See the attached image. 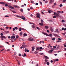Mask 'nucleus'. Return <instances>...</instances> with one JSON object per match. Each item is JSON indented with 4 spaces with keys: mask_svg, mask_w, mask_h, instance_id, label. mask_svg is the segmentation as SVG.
<instances>
[{
    "mask_svg": "<svg viewBox=\"0 0 66 66\" xmlns=\"http://www.w3.org/2000/svg\"><path fill=\"white\" fill-rule=\"evenodd\" d=\"M14 6L15 7V8L16 7H18L19 8V6H17L15 5Z\"/></svg>",
    "mask_w": 66,
    "mask_h": 66,
    "instance_id": "a878e982",
    "label": "nucleus"
},
{
    "mask_svg": "<svg viewBox=\"0 0 66 66\" xmlns=\"http://www.w3.org/2000/svg\"><path fill=\"white\" fill-rule=\"evenodd\" d=\"M27 48H25V52H26V51H27Z\"/></svg>",
    "mask_w": 66,
    "mask_h": 66,
    "instance_id": "c03bdc74",
    "label": "nucleus"
},
{
    "mask_svg": "<svg viewBox=\"0 0 66 66\" xmlns=\"http://www.w3.org/2000/svg\"><path fill=\"white\" fill-rule=\"evenodd\" d=\"M45 57L46 58V59H49V57H48L46 56H45Z\"/></svg>",
    "mask_w": 66,
    "mask_h": 66,
    "instance_id": "2eb2a0df",
    "label": "nucleus"
},
{
    "mask_svg": "<svg viewBox=\"0 0 66 66\" xmlns=\"http://www.w3.org/2000/svg\"><path fill=\"white\" fill-rule=\"evenodd\" d=\"M15 29V30H17V29H18V27H15L14 28Z\"/></svg>",
    "mask_w": 66,
    "mask_h": 66,
    "instance_id": "c756f323",
    "label": "nucleus"
},
{
    "mask_svg": "<svg viewBox=\"0 0 66 66\" xmlns=\"http://www.w3.org/2000/svg\"><path fill=\"white\" fill-rule=\"evenodd\" d=\"M18 37H19L17 35L16 37V38H17V39L18 38Z\"/></svg>",
    "mask_w": 66,
    "mask_h": 66,
    "instance_id": "4c0bfd02",
    "label": "nucleus"
},
{
    "mask_svg": "<svg viewBox=\"0 0 66 66\" xmlns=\"http://www.w3.org/2000/svg\"><path fill=\"white\" fill-rule=\"evenodd\" d=\"M56 61H57V62H58V61H59V59H56Z\"/></svg>",
    "mask_w": 66,
    "mask_h": 66,
    "instance_id": "a18cd8bd",
    "label": "nucleus"
},
{
    "mask_svg": "<svg viewBox=\"0 0 66 66\" xmlns=\"http://www.w3.org/2000/svg\"><path fill=\"white\" fill-rule=\"evenodd\" d=\"M17 61H18V64L19 65H20V61H18V60H17Z\"/></svg>",
    "mask_w": 66,
    "mask_h": 66,
    "instance_id": "ddd939ff",
    "label": "nucleus"
},
{
    "mask_svg": "<svg viewBox=\"0 0 66 66\" xmlns=\"http://www.w3.org/2000/svg\"><path fill=\"white\" fill-rule=\"evenodd\" d=\"M1 40H3L4 39L3 38H4V39H6V37L4 36H1Z\"/></svg>",
    "mask_w": 66,
    "mask_h": 66,
    "instance_id": "f257e3e1",
    "label": "nucleus"
},
{
    "mask_svg": "<svg viewBox=\"0 0 66 66\" xmlns=\"http://www.w3.org/2000/svg\"><path fill=\"white\" fill-rule=\"evenodd\" d=\"M56 31H55V32H57V33H60V31H59L58 29H56Z\"/></svg>",
    "mask_w": 66,
    "mask_h": 66,
    "instance_id": "39448f33",
    "label": "nucleus"
},
{
    "mask_svg": "<svg viewBox=\"0 0 66 66\" xmlns=\"http://www.w3.org/2000/svg\"><path fill=\"white\" fill-rule=\"evenodd\" d=\"M1 36H3V34L2 33H1Z\"/></svg>",
    "mask_w": 66,
    "mask_h": 66,
    "instance_id": "ea45409f",
    "label": "nucleus"
},
{
    "mask_svg": "<svg viewBox=\"0 0 66 66\" xmlns=\"http://www.w3.org/2000/svg\"><path fill=\"white\" fill-rule=\"evenodd\" d=\"M53 60H51V63H52L53 62Z\"/></svg>",
    "mask_w": 66,
    "mask_h": 66,
    "instance_id": "0e129e2a",
    "label": "nucleus"
},
{
    "mask_svg": "<svg viewBox=\"0 0 66 66\" xmlns=\"http://www.w3.org/2000/svg\"><path fill=\"white\" fill-rule=\"evenodd\" d=\"M36 5H38V3H36Z\"/></svg>",
    "mask_w": 66,
    "mask_h": 66,
    "instance_id": "37998d69",
    "label": "nucleus"
},
{
    "mask_svg": "<svg viewBox=\"0 0 66 66\" xmlns=\"http://www.w3.org/2000/svg\"><path fill=\"white\" fill-rule=\"evenodd\" d=\"M45 3H47L48 2V1H45Z\"/></svg>",
    "mask_w": 66,
    "mask_h": 66,
    "instance_id": "e2e57ef3",
    "label": "nucleus"
},
{
    "mask_svg": "<svg viewBox=\"0 0 66 66\" xmlns=\"http://www.w3.org/2000/svg\"><path fill=\"white\" fill-rule=\"evenodd\" d=\"M38 53V52H35V53L36 54L37 53Z\"/></svg>",
    "mask_w": 66,
    "mask_h": 66,
    "instance_id": "5fc2aeb1",
    "label": "nucleus"
},
{
    "mask_svg": "<svg viewBox=\"0 0 66 66\" xmlns=\"http://www.w3.org/2000/svg\"><path fill=\"white\" fill-rule=\"evenodd\" d=\"M54 5H56V3H54Z\"/></svg>",
    "mask_w": 66,
    "mask_h": 66,
    "instance_id": "603ef678",
    "label": "nucleus"
},
{
    "mask_svg": "<svg viewBox=\"0 0 66 66\" xmlns=\"http://www.w3.org/2000/svg\"><path fill=\"white\" fill-rule=\"evenodd\" d=\"M62 22H65V21L64 20H62Z\"/></svg>",
    "mask_w": 66,
    "mask_h": 66,
    "instance_id": "864d4df0",
    "label": "nucleus"
},
{
    "mask_svg": "<svg viewBox=\"0 0 66 66\" xmlns=\"http://www.w3.org/2000/svg\"><path fill=\"white\" fill-rule=\"evenodd\" d=\"M57 13H58V14L59 13H60V14H62V12L61 11H58L57 12Z\"/></svg>",
    "mask_w": 66,
    "mask_h": 66,
    "instance_id": "f3484780",
    "label": "nucleus"
},
{
    "mask_svg": "<svg viewBox=\"0 0 66 66\" xmlns=\"http://www.w3.org/2000/svg\"><path fill=\"white\" fill-rule=\"evenodd\" d=\"M19 31H21V29L20 28H19Z\"/></svg>",
    "mask_w": 66,
    "mask_h": 66,
    "instance_id": "cd10ccee",
    "label": "nucleus"
},
{
    "mask_svg": "<svg viewBox=\"0 0 66 66\" xmlns=\"http://www.w3.org/2000/svg\"><path fill=\"white\" fill-rule=\"evenodd\" d=\"M36 28L37 29H38V30H40V29L39 28V27H36Z\"/></svg>",
    "mask_w": 66,
    "mask_h": 66,
    "instance_id": "2f4dec72",
    "label": "nucleus"
},
{
    "mask_svg": "<svg viewBox=\"0 0 66 66\" xmlns=\"http://www.w3.org/2000/svg\"><path fill=\"white\" fill-rule=\"evenodd\" d=\"M51 45L50 44H49L48 46H47L48 48H49V47H50V46Z\"/></svg>",
    "mask_w": 66,
    "mask_h": 66,
    "instance_id": "3c124183",
    "label": "nucleus"
},
{
    "mask_svg": "<svg viewBox=\"0 0 66 66\" xmlns=\"http://www.w3.org/2000/svg\"><path fill=\"white\" fill-rule=\"evenodd\" d=\"M5 33H9V31H5Z\"/></svg>",
    "mask_w": 66,
    "mask_h": 66,
    "instance_id": "09e8293b",
    "label": "nucleus"
},
{
    "mask_svg": "<svg viewBox=\"0 0 66 66\" xmlns=\"http://www.w3.org/2000/svg\"><path fill=\"white\" fill-rule=\"evenodd\" d=\"M51 30L52 32H53V29L52 28H51Z\"/></svg>",
    "mask_w": 66,
    "mask_h": 66,
    "instance_id": "4468645a",
    "label": "nucleus"
},
{
    "mask_svg": "<svg viewBox=\"0 0 66 66\" xmlns=\"http://www.w3.org/2000/svg\"><path fill=\"white\" fill-rule=\"evenodd\" d=\"M49 62H47V65H49Z\"/></svg>",
    "mask_w": 66,
    "mask_h": 66,
    "instance_id": "c9c22d12",
    "label": "nucleus"
},
{
    "mask_svg": "<svg viewBox=\"0 0 66 66\" xmlns=\"http://www.w3.org/2000/svg\"><path fill=\"white\" fill-rule=\"evenodd\" d=\"M53 18H56V16H54Z\"/></svg>",
    "mask_w": 66,
    "mask_h": 66,
    "instance_id": "052dcab7",
    "label": "nucleus"
},
{
    "mask_svg": "<svg viewBox=\"0 0 66 66\" xmlns=\"http://www.w3.org/2000/svg\"><path fill=\"white\" fill-rule=\"evenodd\" d=\"M41 23H43V22H44V21H43V20H41Z\"/></svg>",
    "mask_w": 66,
    "mask_h": 66,
    "instance_id": "c85d7f7f",
    "label": "nucleus"
},
{
    "mask_svg": "<svg viewBox=\"0 0 66 66\" xmlns=\"http://www.w3.org/2000/svg\"><path fill=\"white\" fill-rule=\"evenodd\" d=\"M35 49V47H32V51H34V49Z\"/></svg>",
    "mask_w": 66,
    "mask_h": 66,
    "instance_id": "dca6fc26",
    "label": "nucleus"
},
{
    "mask_svg": "<svg viewBox=\"0 0 66 66\" xmlns=\"http://www.w3.org/2000/svg\"><path fill=\"white\" fill-rule=\"evenodd\" d=\"M32 27L33 28H35V26H34V25H32Z\"/></svg>",
    "mask_w": 66,
    "mask_h": 66,
    "instance_id": "72a5a7b5",
    "label": "nucleus"
},
{
    "mask_svg": "<svg viewBox=\"0 0 66 66\" xmlns=\"http://www.w3.org/2000/svg\"><path fill=\"white\" fill-rule=\"evenodd\" d=\"M30 9H31V10H32L33 9V8L32 7H30Z\"/></svg>",
    "mask_w": 66,
    "mask_h": 66,
    "instance_id": "13d9d810",
    "label": "nucleus"
},
{
    "mask_svg": "<svg viewBox=\"0 0 66 66\" xmlns=\"http://www.w3.org/2000/svg\"><path fill=\"white\" fill-rule=\"evenodd\" d=\"M51 39H52V40H55V38H52Z\"/></svg>",
    "mask_w": 66,
    "mask_h": 66,
    "instance_id": "393cba45",
    "label": "nucleus"
},
{
    "mask_svg": "<svg viewBox=\"0 0 66 66\" xmlns=\"http://www.w3.org/2000/svg\"><path fill=\"white\" fill-rule=\"evenodd\" d=\"M62 6H63V5L61 4L59 6H60V7H62Z\"/></svg>",
    "mask_w": 66,
    "mask_h": 66,
    "instance_id": "473e14b6",
    "label": "nucleus"
},
{
    "mask_svg": "<svg viewBox=\"0 0 66 66\" xmlns=\"http://www.w3.org/2000/svg\"><path fill=\"white\" fill-rule=\"evenodd\" d=\"M16 16L19 18H21V17L20 16H19L18 15H16Z\"/></svg>",
    "mask_w": 66,
    "mask_h": 66,
    "instance_id": "412c9836",
    "label": "nucleus"
},
{
    "mask_svg": "<svg viewBox=\"0 0 66 66\" xmlns=\"http://www.w3.org/2000/svg\"><path fill=\"white\" fill-rule=\"evenodd\" d=\"M20 36H22V32H21L20 34Z\"/></svg>",
    "mask_w": 66,
    "mask_h": 66,
    "instance_id": "aec40b11",
    "label": "nucleus"
},
{
    "mask_svg": "<svg viewBox=\"0 0 66 66\" xmlns=\"http://www.w3.org/2000/svg\"><path fill=\"white\" fill-rule=\"evenodd\" d=\"M22 47H23V48H26V47H27V46L26 45H22Z\"/></svg>",
    "mask_w": 66,
    "mask_h": 66,
    "instance_id": "f8f14e48",
    "label": "nucleus"
},
{
    "mask_svg": "<svg viewBox=\"0 0 66 66\" xmlns=\"http://www.w3.org/2000/svg\"><path fill=\"white\" fill-rule=\"evenodd\" d=\"M59 14H60L59 13H58V14L57 13H56V14L55 15L56 17H59Z\"/></svg>",
    "mask_w": 66,
    "mask_h": 66,
    "instance_id": "9b49d317",
    "label": "nucleus"
},
{
    "mask_svg": "<svg viewBox=\"0 0 66 66\" xmlns=\"http://www.w3.org/2000/svg\"><path fill=\"white\" fill-rule=\"evenodd\" d=\"M31 3H32V4H34V3L35 4V3H34V1H31Z\"/></svg>",
    "mask_w": 66,
    "mask_h": 66,
    "instance_id": "7c9ffc66",
    "label": "nucleus"
},
{
    "mask_svg": "<svg viewBox=\"0 0 66 66\" xmlns=\"http://www.w3.org/2000/svg\"><path fill=\"white\" fill-rule=\"evenodd\" d=\"M44 34V35H46V36H49V35H48V34H47L46 33H45Z\"/></svg>",
    "mask_w": 66,
    "mask_h": 66,
    "instance_id": "b1692460",
    "label": "nucleus"
},
{
    "mask_svg": "<svg viewBox=\"0 0 66 66\" xmlns=\"http://www.w3.org/2000/svg\"><path fill=\"white\" fill-rule=\"evenodd\" d=\"M20 11L21 12H22V13H23V10L22 9H20Z\"/></svg>",
    "mask_w": 66,
    "mask_h": 66,
    "instance_id": "4be33fe9",
    "label": "nucleus"
},
{
    "mask_svg": "<svg viewBox=\"0 0 66 66\" xmlns=\"http://www.w3.org/2000/svg\"><path fill=\"white\" fill-rule=\"evenodd\" d=\"M12 12L13 13H16V12H15L14 11H12Z\"/></svg>",
    "mask_w": 66,
    "mask_h": 66,
    "instance_id": "bf43d9fd",
    "label": "nucleus"
},
{
    "mask_svg": "<svg viewBox=\"0 0 66 66\" xmlns=\"http://www.w3.org/2000/svg\"><path fill=\"white\" fill-rule=\"evenodd\" d=\"M56 12H54V15H56Z\"/></svg>",
    "mask_w": 66,
    "mask_h": 66,
    "instance_id": "de8ad7c7",
    "label": "nucleus"
},
{
    "mask_svg": "<svg viewBox=\"0 0 66 66\" xmlns=\"http://www.w3.org/2000/svg\"><path fill=\"white\" fill-rule=\"evenodd\" d=\"M28 40L29 41H32L33 40V38L31 37L29 38L28 39Z\"/></svg>",
    "mask_w": 66,
    "mask_h": 66,
    "instance_id": "7ed1b4c3",
    "label": "nucleus"
},
{
    "mask_svg": "<svg viewBox=\"0 0 66 66\" xmlns=\"http://www.w3.org/2000/svg\"><path fill=\"white\" fill-rule=\"evenodd\" d=\"M22 19H23V20H25L26 19V18L24 17L23 16H22Z\"/></svg>",
    "mask_w": 66,
    "mask_h": 66,
    "instance_id": "9d476101",
    "label": "nucleus"
},
{
    "mask_svg": "<svg viewBox=\"0 0 66 66\" xmlns=\"http://www.w3.org/2000/svg\"><path fill=\"white\" fill-rule=\"evenodd\" d=\"M9 28V27H6V29H8Z\"/></svg>",
    "mask_w": 66,
    "mask_h": 66,
    "instance_id": "49530a36",
    "label": "nucleus"
},
{
    "mask_svg": "<svg viewBox=\"0 0 66 66\" xmlns=\"http://www.w3.org/2000/svg\"><path fill=\"white\" fill-rule=\"evenodd\" d=\"M42 49V50H43V49H44V48H42V47H37L36 48V51H38V50H39V49Z\"/></svg>",
    "mask_w": 66,
    "mask_h": 66,
    "instance_id": "f03ea898",
    "label": "nucleus"
},
{
    "mask_svg": "<svg viewBox=\"0 0 66 66\" xmlns=\"http://www.w3.org/2000/svg\"><path fill=\"white\" fill-rule=\"evenodd\" d=\"M48 36H51V37H52V34H50L49 35H48Z\"/></svg>",
    "mask_w": 66,
    "mask_h": 66,
    "instance_id": "5701e85b",
    "label": "nucleus"
},
{
    "mask_svg": "<svg viewBox=\"0 0 66 66\" xmlns=\"http://www.w3.org/2000/svg\"><path fill=\"white\" fill-rule=\"evenodd\" d=\"M40 43H44V42L40 41Z\"/></svg>",
    "mask_w": 66,
    "mask_h": 66,
    "instance_id": "58836bf2",
    "label": "nucleus"
},
{
    "mask_svg": "<svg viewBox=\"0 0 66 66\" xmlns=\"http://www.w3.org/2000/svg\"><path fill=\"white\" fill-rule=\"evenodd\" d=\"M11 40H13V39H14V38H15V36H12L11 37Z\"/></svg>",
    "mask_w": 66,
    "mask_h": 66,
    "instance_id": "423d86ee",
    "label": "nucleus"
},
{
    "mask_svg": "<svg viewBox=\"0 0 66 66\" xmlns=\"http://www.w3.org/2000/svg\"><path fill=\"white\" fill-rule=\"evenodd\" d=\"M53 35L55 37H58V35H57L56 34H53Z\"/></svg>",
    "mask_w": 66,
    "mask_h": 66,
    "instance_id": "6e6552de",
    "label": "nucleus"
},
{
    "mask_svg": "<svg viewBox=\"0 0 66 66\" xmlns=\"http://www.w3.org/2000/svg\"><path fill=\"white\" fill-rule=\"evenodd\" d=\"M9 8H10V9H14V8L13 7L11 6H9Z\"/></svg>",
    "mask_w": 66,
    "mask_h": 66,
    "instance_id": "0eeeda50",
    "label": "nucleus"
},
{
    "mask_svg": "<svg viewBox=\"0 0 66 66\" xmlns=\"http://www.w3.org/2000/svg\"><path fill=\"white\" fill-rule=\"evenodd\" d=\"M45 62H46V63H47V62H48V60H47L45 59Z\"/></svg>",
    "mask_w": 66,
    "mask_h": 66,
    "instance_id": "e433bc0d",
    "label": "nucleus"
},
{
    "mask_svg": "<svg viewBox=\"0 0 66 66\" xmlns=\"http://www.w3.org/2000/svg\"><path fill=\"white\" fill-rule=\"evenodd\" d=\"M39 24L40 26H43V23H39Z\"/></svg>",
    "mask_w": 66,
    "mask_h": 66,
    "instance_id": "a211bd4d",
    "label": "nucleus"
},
{
    "mask_svg": "<svg viewBox=\"0 0 66 66\" xmlns=\"http://www.w3.org/2000/svg\"><path fill=\"white\" fill-rule=\"evenodd\" d=\"M5 17H9V16H7V15H6L5 16Z\"/></svg>",
    "mask_w": 66,
    "mask_h": 66,
    "instance_id": "4d7b16f0",
    "label": "nucleus"
},
{
    "mask_svg": "<svg viewBox=\"0 0 66 66\" xmlns=\"http://www.w3.org/2000/svg\"><path fill=\"white\" fill-rule=\"evenodd\" d=\"M19 56H21V54H19Z\"/></svg>",
    "mask_w": 66,
    "mask_h": 66,
    "instance_id": "338daca9",
    "label": "nucleus"
},
{
    "mask_svg": "<svg viewBox=\"0 0 66 66\" xmlns=\"http://www.w3.org/2000/svg\"><path fill=\"white\" fill-rule=\"evenodd\" d=\"M52 0H51L50 1V3H51V2H52Z\"/></svg>",
    "mask_w": 66,
    "mask_h": 66,
    "instance_id": "6e6d98bb",
    "label": "nucleus"
},
{
    "mask_svg": "<svg viewBox=\"0 0 66 66\" xmlns=\"http://www.w3.org/2000/svg\"><path fill=\"white\" fill-rule=\"evenodd\" d=\"M24 56H27V55H26V53H24Z\"/></svg>",
    "mask_w": 66,
    "mask_h": 66,
    "instance_id": "a19ab883",
    "label": "nucleus"
},
{
    "mask_svg": "<svg viewBox=\"0 0 66 66\" xmlns=\"http://www.w3.org/2000/svg\"><path fill=\"white\" fill-rule=\"evenodd\" d=\"M5 6H9V5L7 4H6L5 5Z\"/></svg>",
    "mask_w": 66,
    "mask_h": 66,
    "instance_id": "79ce46f5",
    "label": "nucleus"
},
{
    "mask_svg": "<svg viewBox=\"0 0 66 66\" xmlns=\"http://www.w3.org/2000/svg\"><path fill=\"white\" fill-rule=\"evenodd\" d=\"M0 4H5V3L3 2H0Z\"/></svg>",
    "mask_w": 66,
    "mask_h": 66,
    "instance_id": "1a4fd4ad",
    "label": "nucleus"
},
{
    "mask_svg": "<svg viewBox=\"0 0 66 66\" xmlns=\"http://www.w3.org/2000/svg\"><path fill=\"white\" fill-rule=\"evenodd\" d=\"M63 26L66 28V24H63Z\"/></svg>",
    "mask_w": 66,
    "mask_h": 66,
    "instance_id": "f704fd0d",
    "label": "nucleus"
},
{
    "mask_svg": "<svg viewBox=\"0 0 66 66\" xmlns=\"http://www.w3.org/2000/svg\"><path fill=\"white\" fill-rule=\"evenodd\" d=\"M27 51V52H29V50H27V51Z\"/></svg>",
    "mask_w": 66,
    "mask_h": 66,
    "instance_id": "69168bd1",
    "label": "nucleus"
},
{
    "mask_svg": "<svg viewBox=\"0 0 66 66\" xmlns=\"http://www.w3.org/2000/svg\"><path fill=\"white\" fill-rule=\"evenodd\" d=\"M53 48H56V46H53Z\"/></svg>",
    "mask_w": 66,
    "mask_h": 66,
    "instance_id": "774afa93",
    "label": "nucleus"
},
{
    "mask_svg": "<svg viewBox=\"0 0 66 66\" xmlns=\"http://www.w3.org/2000/svg\"><path fill=\"white\" fill-rule=\"evenodd\" d=\"M61 42V40H58L57 41V43H59V42Z\"/></svg>",
    "mask_w": 66,
    "mask_h": 66,
    "instance_id": "8fccbe9b",
    "label": "nucleus"
},
{
    "mask_svg": "<svg viewBox=\"0 0 66 66\" xmlns=\"http://www.w3.org/2000/svg\"><path fill=\"white\" fill-rule=\"evenodd\" d=\"M45 27L46 29H48V26H45Z\"/></svg>",
    "mask_w": 66,
    "mask_h": 66,
    "instance_id": "6ab92c4d",
    "label": "nucleus"
},
{
    "mask_svg": "<svg viewBox=\"0 0 66 66\" xmlns=\"http://www.w3.org/2000/svg\"><path fill=\"white\" fill-rule=\"evenodd\" d=\"M66 0H64L63 1V2H66Z\"/></svg>",
    "mask_w": 66,
    "mask_h": 66,
    "instance_id": "680f3d73",
    "label": "nucleus"
},
{
    "mask_svg": "<svg viewBox=\"0 0 66 66\" xmlns=\"http://www.w3.org/2000/svg\"><path fill=\"white\" fill-rule=\"evenodd\" d=\"M37 15V18H40V14L39 13H37L36 14Z\"/></svg>",
    "mask_w": 66,
    "mask_h": 66,
    "instance_id": "20e7f679",
    "label": "nucleus"
},
{
    "mask_svg": "<svg viewBox=\"0 0 66 66\" xmlns=\"http://www.w3.org/2000/svg\"><path fill=\"white\" fill-rule=\"evenodd\" d=\"M23 35H24V36H27V34L26 33H24L23 34Z\"/></svg>",
    "mask_w": 66,
    "mask_h": 66,
    "instance_id": "bb28decb",
    "label": "nucleus"
}]
</instances>
